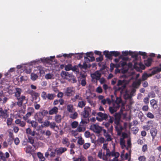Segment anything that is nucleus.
I'll use <instances>...</instances> for the list:
<instances>
[{"mask_svg": "<svg viewBox=\"0 0 161 161\" xmlns=\"http://www.w3.org/2000/svg\"><path fill=\"white\" fill-rule=\"evenodd\" d=\"M101 75V73L98 71H97L91 75V76L93 79H95L97 80H99Z\"/></svg>", "mask_w": 161, "mask_h": 161, "instance_id": "obj_10", "label": "nucleus"}, {"mask_svg": "<svg viewBox=\"0 0 161 161\" xmlns=\"http://www.w3.org/2000/svg\"><path fill=\"white\" fill-rule=\"evenodd\" d=\"M112 56H114L117 57L120 55V53L118 51H111Z\"/></svg>", "mask_w": 161, "mask_h": 161, "instance_id": "obj_43", "label": "nucleus"}, {"mask_svg": "<svg viewBox=\"0 0 161 161\" xmlns=\"http://www.w3.org/2000/svg\"><path fill=\"white\" fill-rule=\"evenodd\" d=\"M148 97L153 98L155 97V94L153 92H150L148 95Z\"/></svg>", "mask_w": 161, "mask_h": 161, "instance_id": "obj_51", "label": "nucleus"}, {"mask_svg": "<svg viewBox=\"0 0 161 161\" xmlns=\"http://www.w3.org/2000/svg\"><path fill=\"white\" fill-rule=\"evenodd\" d=\"M76 53H70L69 54H68L67 58H70L72 56L74 57H76Z\"/></svg>", "mask_w": 161, "mask_h": 161, "instance_id": "obj_62", "label": "nucleus"}, {"mask_svg": "<svg viewBox=\"0 0 161 161\" xmlns=\"http://www.w3.org/2000/svg\"><path fill=\"white\" fill-rule=\"evenodd\" d=\"M91 111V108L89 107L86 106L84 108V110L81 112V114L84 118H87Z\"/></svg>", "mask_w": 161, "mask_h": 161, "instance_id": "obj_6", "label": "nucleus"}, {"mask_svg": "<svg viewBox=\"0 0 161 161\" xmlns=\"http://www.w3.org/2000/svg\"><path fill=\"white\" fill-rule=\"evenodd\" d=\"M141 83V80H138L134 82L132 84V86L133 87H136L137 86L140 85Z\"/></svg>", "mask_w": 161, "mask_h": 161, "instance_id": "obj_35", "label": "nucleus"}, {"mask_svg": "<svg viewBox=\"0 0 161 161\" xmlns=\"http://www.w3.org/2000/svg\"><path fill=\"white\" fill-rule=\"evenodd\" d=\"M97 114L100 118L96 117L97 119L99 121H101L103 120H107L108 118V115L106 114L99 112Z\"/></svg>", "mask_w": 161, "mask_h": 161, "instance_id": "obj_8", "label": "nucleus"}, {"mask_svg": "<svg viewBox=\"0 0 161 161\" xmlns=\"http://www.w3.org/2000/svg\"><path fill=\"white\" fill-rule=\"evenodd\" d=\"M160 67H155L153 68V70L152 71L151 74L152 75H154L158 73L161 71V64L159 65Z\"/></svg>", "mask_w": 161, "mask_h": 161, "instance_id": "obj_12", "label": "nucleus"}, {"mask_svg": "<svg viewBox=\"0 0 161 161\" xmlns=\"http://www.w3.org/2000/svg\"><path fill=\"white\" fill-rule=\"evenodd\" d=\"M62 142L64 145H65L67 147H68L70 145V142L68 139L66 137L63 139Z\"/></svg>", "mask_w": 161, "mask_h": 161, "instance_id": "obj_23", "label": "nucleus"}, {"mask_svg": "<svg viewBox=\"0 0 161 161\" xmlns=\"http://www.w3.org/2000/svg\"><path fill=\"white\" fill-rule=\"evenodd\" d=\"M90 144L89 143H86L84 144L83 148L85 149H87L90 146Z\"/></svg>", "mask_w": 161, "mask_h": 161, "instance_id": "obj_57", "label": "nucleus"}, {"mask_svg": "<svg viewBox=\"0 0 161 161\" xmlns=\"http://www.w3.org/2000/svg\"><path fill=\"white\" fill-rule=\"evenodd\" d=\"M77 142L79 144L82 145L84 143V140L81 138L78 139Z\"/></svg>", "mask_w": 161, "mask_h": 161, "instance_id": "obj_56", "label": "nucleus"}, {"mask_svg": "<svg viewBox=\"0 0 161 161\" xmlns=\"http://www.w3.org/2000/svg\"><path fill=\"white\" fill-rule=\"evenodd\" d=\"M86 130V127L85 126H82L80 124L79 125L76 129V131L79 132H84Z\"/></svg>", "mask_w": 161, "mask_h": 161, "instance_id": "obj_25", "label": "nucleus"}, {"mask_svg": "<svg viewBox=\"0 0 161 161\" xmlns=\"http://www.w3.org/2000/svg\"><path fill=\"white\" fill-rule=\"evenodd\" d=\"M147 116L150 119H153L154 118V116L152 113L149 112L147 114Z\"/></svg>", "mask_w": 161, "mask_h": 161, "instance_id": "obj_49", "label": "nucleus"}, {"mask_svg": "<svg viewBox=\"0 0 161 161\" xmlns=\"http://www.w3.org/2000/svg\"><path fill=\"white\" fill-rule=\"evenodd\" d=\"M113 104L119 108L121 106V108L120 109V112L121 113L123 112V108H125L123 107L124 104L123 103L122 100L120 97H116V100L113 103Z\"/></svg>", "mask_w": 161, "mask_h": 161, "instance_id": "obj_5", "label": "nucleus"}, {"mask_svg": "<svg viewBox=\"0 0 161 161\" xmlns=\"http://www.w3.org/2000/svg\"><path fill=\"white\" fill-rule=\"evenodd\" d=\"M61 75L62 77L64 79L66 78L67 77H70L71 76V75L68 72L65 71H63L61 73Z\"/></svg>", "mask_w": 161, "mask_h": 161, "instance_id": "obj_21", "label": "nucleus"}, {"mask_svg": "<svg viewBox=\"0 0 161 161\" xmlns=\"http://www.w3.org/2000/svg\"><path fill=\"white\" fill-rule=\"evenodd\" d=\"M150 103L151 106L154 109H156L158 107L157 101L154 99H153L150 101Z\"/></svg>", "mask_w": 161, "mask_h": 161, "instance_id": "obj_20", "label": "nucleus"}, {"mask_svg": "<svg viewBox=\"0 0 161 161\" xmlns=\"http://www.w3.org/2000/svg\"><path fill=\"white\" fill-rule=\"evenodd\" d=\"M78 125V122L76 121H74L72 123L71 126L72 128H75Z\"/></svg>", "mask_w": 161, "mask_h": 161, "instance_id": "obj_39", "label": "nucleus"}, {"mask_svg": "<svg viewBox=\"0 0 161 161\" xmlns=\"http://www.w3.org/2000/svg\"><path fill=\"white\" fill-rule=\"evenodd\" d=\"M82 98L80 96L79 94H76L74 97L71 98V100L73 102H75L77 99L82 100Z\"/></svg>", "mask_w": 161, "mask_h": 161, "instance_id": "obj_22", "label": "nucleus"}, {"mask_svg": "<svg viewBox=\"0 0 161 161\" xmlns=\"http://www.w3.org/2000/svg\"><path fill=\"white\" fill-rule=\"evenodd\" d=\"M67 149L65 147H60L58 149H56L55 152H56L57 155H60L64 152L67 151Z\"/></svg>", "mask_w": 161, "mask_h": 161, "instance_id": "obj_15", "label": "nucleus"}, {"mask_svg": "<svg viewBox=\"0 0 161 161\" xmlns=\"http://www.w3.org/2000/svg\"><path fill=\"white\" fill-rule=\"evenodd\" d=\"M103 60V55L100 56L98 58H96L97 62H101Z\"/></svg>", "mask_w": 161, "mask_h": 161, "instance_id": "obj_59", "label": "nucleus"}, {"mask_svg": "<svg viewBox=\"0 0 161 161\" xmlns=\"http://www.w3.org/2000/svg\"><path fill=\"white\" fill-rule=\"evenodd\" d=\"M0 158L3 161H6L7 160L4 156L2 152L0 151Z\"/></svg>", "mask_w": 161, "mask_h": 161, "instance_id": "obj_50", "label": "nucleus"}, {"mask_svg": "<svg viewBox=\"0 0 161 161\" xmlns=\"http://www.w3.org/2000/svg\"><path fill=\"white\" fill-rule=\"evenodd\" d=\"M73 109L72 105H69L67 106V110L69 112H72Z\"/></svg>", "mask_w": 161, "mask_h": 161, "instance_id": "obj_45", "label": "nucleus"}, {"mask_svg": "<svg viewBox=\"0 0 161 161\" xmlns=\"http://www.w3.org/2000/svg\"><path fill=\"white\" fill-rule=\"evenodd\" d=\"M72 65L70 64H69L66 65L65 67V69L66 71H69L71 70L72 68Z\"/></svg>", "mask_w": 161, "mask_h": 161, "instance_id": "obj_46", "label": "nucleus"}, {"mask_svg": "<svg viewBox=\"0 0 161 161\" xmlns=\"http://www.w3.org/2000/svg\"><path fill=\"white\" fill-rule=\"evenodd\" d=\"M96 92L98 93H101L103 92V90L100 86H98L96 89Z\"/></svg>", "mask_w": 161, "mask_h": 161, "instance_id": "obj_63", "label": "nucleus"}, {"mask_svg": "<svg viewBox=\"0 0 161 161\" xmlns=\"http://www.w3.org/2000/svg\"><path fill=\"white\" fill-rule=\"evenodd\" d=\"M150 133L152 136L153 139H154L157 133V129L154 128H152L150 130Z\"/></svg>", "mask_w": 161, "mask_h": 161, "instance_id": "obj_17", "label": "nucleus"}, {"mask_svg": "<svg viewBox=\"0 0 161 161\" xmlns=\"http://www.w3.org/2000/svg\"><path fill=\"white\" fill-rule=\"evenodd\" d=\"M55 120L58 123H59L61 121V116L60 115L58 114L55 116Z\"/></svg>", "mask_w": 161, "mask_h": 161, "instance_id": "obj_26", "label": "nucleus"}, {"mask_svg": "<svg viewBox=\"0 0 161 161\" xmlns=\"http://www.w3.org/2000/svg\"><path fill=\"white\" fill-rule=\"evenodd\" d=\"M47 94L45 92L43 91L42 93L41 97L44 100L47 99Z\"/></svg>", "mask_w": 161, "mask_h": 161, "instance_id": "obj_47", "label": "nucleus"}, {"mask_svg": "<svg viewBox=\"0 0 161 161\" xmlns=\"http://www.w3.org/2000/svg\"><path fill=\"white\" fill-rule=\"evenodd\" d=\"M49 126L51 129H54L55 127L58 128V126L56 125V123L54 122L50 123Z\"/></svg>", "mask_w": 161, "mask_h": 161, "instance_id": "obj_32", "label": "nucleus"}, {"mask_svg": "<svg viewBox=\"0 0 161 161\" xmlns=\"http://www.w3.org/2000/svg\"><path fill=\"white\" fill-rule=\"evenodd\" d=\"M152 62V59L151 58H148L147 60L144 61V64L147 67L150 66Z\"/></svg>", "mask_w": 161, "mask_h": 161, "instance_id": "obj_24", "label": "nucleus"}, {"mask_svg": "<svg viewBox=\"0 0 161 161\" xmlns=\"http://www.w3.org/2000/svg\"><path fill=\"white\" fill-rule=\"evenodd\" d=\"M147 125H148V127H150V128L152 127L153 126L154 122L152 120L148 121L147 122Z\"/></svg>", "mask_w": 161, "mask_h": 161, "instance_id": "obj_41", "label": "nucleus"}, {"mask_svg": "<svg viewBox=\"0 0 161 161\" xmlns=\"http://www.w3.org/2000/svg\"><path fill=\"white\" fill-rule=\"evenodd\" d=\"M119 108L113 104L112 106L109 107V110L110 112L112 114L116 112Z\"/></svg>", "mask_w": 161, "mask_h": 161, "instance_id": "obj_16", "label": "nucleus"}, {"mask_svg": "<svg viewBox=\"0 0 161 161\" xmlns=\"http://www.w3.org/2000/svg\"><path fill=\"white\" fill-rule=\"evenodd\" d=\"M152 76L151 74H148L147 73H145L143 75L142 77V79L143 80H145L147 79V78Z\"/></svg>", "mask_w": 161, "mask_h": 161, "instance_id": "obj_34", "label": "nucleus"}, {"mask_svg": "<svg viewBox=\"0 0 161 161\" xmlns=\"http://www.w3.org/2000/svg\"><path fill=\"white\" fill-rule=\"evenodd\" d=\"M105 139L103 137H100L98 139V142L102 144L104 142Z\"/></svg>", "mask_w": 161, "mask_h": 161, "instance_id": "obj_58", "label": "nucleus"}, {"mask_svg": "<svg viewBox=\"0 0 161 161\" xmlns=\"http://www.w3.org/2000/svg\"><path fill=\"white\" fill-rule=\"evenodd\" d=\"M147 145L145 144L142 146V151L143 152H145L147 150Z\"/></svg>", "mask_w": 161, "mask_h": 161, "instance_id": "obj_61", "label": "nucleus"}, {"mask_svg": "<svg viewBox=\"0 0 161 161\" xmlns=\"http://www.w3.org/2000/svg\"><path fill=\"white\" fill-rule=\"evenodd\" d=\"M65 95L67 97H71L74 95L75 91L73 87H68L64 92Z\"/></svg>", "mask_w": 161, "mask_h": 161, "instance_id": "obj_7", "label": "nucleus"}, {"mask_svg": "<svg viewBox=\"0 0 161 161\" xmlns=\"http://www.w3.org/2000/svg\"><path fill=\"white\" fill-rule=\"evenodd\" d=\"M37 155L38 157L40 159V161H44L45 160V158L43 156V155L40 152H38L37 153Z\"/></svg>", "mask_w": 161, "mask_h": 161, "instance_id": "obj_31", "label": "nucleus"}, {"mask_svg": "<svg viewBox=\"0 0 161 161\" xmlns=\"http://www.w3.org/2000/svg\"><path fill=\"white\" fill-rule=\"evenodd\" d=\"M103 135L106 138V141L109 142L112 140L111 136L105 130L103 129Z\"/></svg>", "mask_w": 161, "mask_h": 161, "instance_id": "obj_14", "label": "nucleus"}, {"mask_svg": "<svg viewBox=\"0 0 161 161\" xmlns=\"http://www.w3.org/2000/svg\"><path fill=\"white\" fill-rule=\"evenodd\" d=\"M138 160L139 161H146V158L145 156H140L138 158Z\"/></svg>", "mask_w": 161, "mask_h": 161, "instance_id": "obj_55", "label": "nucleus"}, {"mask_svg": "<svg viewBox=\"0 0 161 161\" xmlns=\"http://www.w3.org/2000/svg\"><path fill=\"white\" fill-rule=\"evenodd\" d=\"M86 105V102L85 101H81L79 102L78 104V106L80 108H83Z\"/></svg>", "mask_w": 161, "mask_h": 161, "instance_id": "obj_30", "label": "nucleus"}, {"mask_svg": "<svg viewBox=\"0 0 161 161\" xmlns=\"http://www.w3.org/2000/svg\"><path fill=\"white\" fill-rule=\"evenodd\" d=\"M38 78V76L36 74L32 73L31 75V78L33 80H35Z\"/></svg>", "mask_w": 161, "mask_h": 161, "instance_id": "obj_44", "label": "nucleus"}, {"mask_svg": "<svg viewBox=\"0 0 161 161\" xmlns=\"http://www.w3.org/2000/svg\"><path fill=\"white\" fill-rule=\"evenodd\" d=\"M103 53L107 58L110 60L112 59V55L111 51L109 52L108 51H105L103 52Z\"/></svg>", "mask_w": 161, "mask_h": 161, "instance_id": "obj_18", "label": "nucleus"}, {"mask_svg": "<svg viewBox=\"0 0 161 161\" xmlns=\"http://www.w3.org/2000/svg\"><path fill=\"white\" fill-rule=\"evenodd\" d=\"M0 117L5 119L8 117V114L7 109L3 110L1 108H0Z\"/></svg>", "mask_w": 161, "mask_h": 161, "instance_id": "obj_9", "label": "nucleus"}, {"mask_svg": "<svg viewBox=\"0 0 161 161\" xmlns=\"http://www.w3.org/2000/svg\"><path fill=\"white\" fill-rule=\"evenodd\" d=\"M32 147L31 146H27L25 148V152L27 153H30L32 152Z\"/></svg>", "mask_w": 161, "mask_h": 161, "instance_id": "obj_37", "label": "nucleus"}, {"mask_svg": "<svg viewBox=\"0 0 161 161\" xmlns=\"http://www.w3.org/2000/svg\"><path fill=\"white\" fill-rule=\"evenodd\" d=\"M15 91L16 92L14 93V96L18 100L16 103L19 107H20L22 105L23 102L25 100L26 97L24 95L20 96L22 92V90L20 88H15Z\"/></svg>", "mask_w": 161, "mask_h": 161, "instance_id": "obj_1", "label": "nucleus"}, {"mask_svg": "<svg viewBox=\"0 0 161 161\" xmlns=\"http://www.w3.org/2000/svg\"><path fill=\"white\" fill-rule=\"evenodd\" d=\"M58 108L56 107H54L49 111V114L50 115L56 114L58 112Z\"/></svg>", "mask_w": 161, "mask_h": 161, "instance_id": "obj_19", "label": "nucleus"}, {"mask_svg": "<svg viewBox=\"0 0 161 161\" xmlns=\"http://www.w3.org/2000/svg\"><path fill=\"white\" fill-rule=\"evenodd\" d=\"M90 129L97 134H100L103 130L102 128L97 124L91 125L90 127Z\"/></svg>", "mask_w": 161, "mask_h": 161, "instance_id": "obj_4", "label": "nucleus"}, {"mask_svg": "<svg viewBox=\"0 0 161 161\" xmlns=\"http://www.w3.org/2000/svg\"><path fill=\"white\" fill-rule=\"evenodd\" d=\"M8 136L11 139V140L14 139V135L12 131H9V132Z\"/></svg>", "mask_w": 161, "mask_h": 161, "instance_id": "obj_54", "label": "nucleus"}, {"mask_svg": "<svg viewBox=\"0 0 161 161\" xmlns=\"http://www.w3.org/2000/svg\"><path fill=\"white\" fill-rule=\"evenodd\" d=\"M28 93L31 95L33 99L36 100L39 97V94L38 93L35 92L33 90H30L28 91Z\"/></svg>", "mask_w": 161, "mask_h": 161, "instance_id": "obj_13", "label": "nucleus"}, {"mask_svg": "<svg viewBox=\"0 0 161 161\" xmlns=\"http://www.w3.org/2000/svg\"><path fill=\"white\" fill-rule=\"evenodd\" d=\"M129 55L131 56L132 58H135L136 59L137 58L138 55L137 53L132 52H129Z\"/></svg>", "mask_w": 161, "mask_h": 161, "instance_id": "obj_38", "label": "nucleus"}, {"mask_svg": "<svg viewBox=\"0 0 161 161\" xmlns=\"http://www.w3.org/2000/svg\"><path fill=\"white\" fill-rule=\"evenodd\" d=\"M55 97L56 95L55 94L48 93L47 94V99L50 100H53Z\"/></svg>", "mask_w": 161, "mask_h": 161, "instance_id": "obj_27", "label": "nucleus"}, {"mask_svg": "<svg viewBox=\"0 0 161 161\" xmlns=\"http://www.w3.org/2000/svg\"><path fill=\"white\" fill-rule=\"evenodd\" d=\"M45 78L46 79L48 80L54 79V77L53 74L51 73H48L45 75Z\"/></svg>", "mask_w": 161, "mask_h": 161, "instance_id": "obj_28", "label": "nucleus"}, {"mask_svg": "<svg viewBox=\"0 0 161 161\" xmlns=\"http://www.w3.org/2000/svg\"><path fill=\"white\" fill-rule=\"evenodd\" d=\"M125 143V141L124 139V138H120V144L122 148L123 149L124 147H126Z\"/></svg>", "mask_w": 161, "mask_h": 161, "instance_id": "obj_33", "label": "nucleus"}, {"mask_svg": "<svg viewBox=\"0 0 161 161\" xmlns=\"http://www.w3.org/2000/svg\"><path fill=\"white\" fill-rule=\"evenodd\" d=\"M13 120V119L11 118L10 117L8 118L7 121V125L8 126L11 125L12 123Z\"/></svg>", "mask_w": 161, "mask_h": 161, "instance_id": "obj_42", "label": "nucleus"}, {"mask_svg": "<svg viewBox=\"0 0 161 161\" xmlns=\"http://www.w3.org/2000/svg\"><path fill=\"white\" fill-rule=\"evenodd\" d=\"M78 117V114L76 112H75L73 114H70V117L73 119H75Z\"/></svg>", "mask_w": 161, "mask_h": 161, "instance_id": "obj_40", "label": "nucleus"}, {"mask_svg": "<svg viewBox=\"0 0 161 161\" xmlns=\"http://www.w3.org/2000/svg\"><path fill=\"white\" fill-rule=\"evenodd\" d=\"M48 113L47 110L43 109L42 111L36 113L35 115V118L39 123L42 124L43 123L44 116L47 115Z\"/></svg>", "mask_w": 161, "mask_h": 161, "instance_id": "obj_2", "label": "nucleus"}, {"mask_svg": "<svg viewBox=\"0 0 161 161\" xmlns=\"http://www.w3.org/2000/svg\"><path fill=\"white\" fill-rule=\"evenodd\" d=\"M84 135L86 137L89 138L90 136V133L88 131H86L85 132Z\"/></svg>", "mask_w": 161, "mask_h": 161, "instance_id": "obj_64", "label": "nucleus"}, {"mask_svg": "<svg viewBox=\"0 0 161 161\" xmlns=\"http://www.w3.org/2000/svg\"><path fill=\"white\" fill-rule=\"evenodd\" d=\"M31 112H28L25 115L23 116V119L25 120H26L31 116Z\"/></svg>", "mask_w": 161, "mask_h": 161, "instance_id": "obj_36", "label": "nucleus"}, {"mask_svg": "<svg viewBox=\"0 0 161 161\" xmlns=\"http://www.w3.org/2000/svg\"><path fill=\"white\" fill-rule=\"evenodd\" d=\"M50 123V121L48 120H46L44 121H43L41 126L42 127H47L49 126Z\"/></svg>", "mask_w": 161, "mask_h": 161, "instance_id": "obj_29", "label": "nucleus"}, {"mask_svg": "<svg viewBox=\"0 0 161 161\" xmlns=\"http://www.w3.org/2000/svg\"><path fill=\"white\" fill-rule=\"evenodd\" d=\"M31 125L32 127L36 128L38 125V123L35 121L33 120Z\"/></svg>", "mask_w": 161, "mask_h": 161, "instance_id": "obj_53", "label": "nucleus"}, {"mask_svg": "<svg viewBox=\"0 0 161 161\" xmlns=\"http://www.w3.org/2000/svg\"><path fill=\"white\" fill-rule=\"evenodd\" d=\"M125 80H118L117 86H115L114 88L115 92L119 91L121 94L122 93L126 87L125 85L124 84L123 85V84L125 83Z\"/></svg>", "mask_w": 161, "mask_h": 161, "instance_id": "obj_3", "label": "nucleus"}, {"mask_svg": "<svg viewBox=\"0 0 161 161\" xmlns=\"http://www.w3.org/2000/svg\"><path fill=\"white\" fill-rule=\"evenodd\" d=\"M90 58H88L87 57H85V60L87 61V60L89 61H93L95 60V58L93 56V55L91 56V57H90Z\"/></svg>", "mask_w": 161, "mask_h": 161, "instance_id": "obj_48", "label": "nucleus"}, {"mask_svg": "<svg viewBox=\"0 0 161 161\" xmlns=\"http://www.w3.org/2000/svg\"><path fill=\"white\" fill-rule=\"evenodd\" d=\"M139 54L140 55L142 56L143 58H145L147 57V53L145 52H139Z\"/></svg>", "mask_w": 161, "mask_h": 161, "instance_id": "obj_52", "label": "nucleus"}, {"mask_svg": "<svg viewBox=\"0 0 161 161\" xmlns=\"http://www.w3.org/2000/svg\"><path fill=\"white\" fill-rule=\"evenodd\" d=\"M120 64L121 65V66L122 67H124L126 65H127V64L125 61H120Z\"/></svg>", "mask_w": 161, "mask_h": 161, "instance_id": "obj_60", "label": "nucleus"}, {"mask_svg": "<svg viewBox=\"0 0 161 161\" xmlns=\"http://www.w3.org/2000/svg\"><path fill=\"white\" fill-rule=\"evenodd\" d=\"M15 123L21 127H24L26 125V122L21 121L20 119H17L15 121Z\"/></svg>", "mask_w": 161, "mask_h": 161, "instance_id": "obj_11", "label": "nucleus"}]
</instances>
